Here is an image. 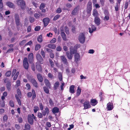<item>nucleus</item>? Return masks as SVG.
<instances>
[{
  "instance_id": "obj_45",
  "label": "nucleus",
  "mask_w": 130,
  "mask_h": 130,
  "mask_svg": "<svg viewBox=\"0 0 130 130\" xmlns=\"http://www.w3.org/2000/svg\"><path fill=\"white\" fill-rule=\"evenodd\" d=\"M45 4L43 3H41L39 7V9L40 10H41L43 9L45 7Z\"/></svg>"
},
{
  "instance_id": "obj_31",
  "label": "nucleus",
  "mask_w": 130,
  "mask_h": 130,
  "mask_svg": "<svg viewBox=\"0 0 130 130\" xmlns=\"http://www.w3.org/2000/svg\"><path fill=\"white\" fill-rule=\"evenodd\" d=\"M61 35L63 40L64 41H66L67 40L66 35L64 32H61Z\"/></svg>"
},
{
  "instance_id": "obj_25",
  "label": "nucleus",
  "mask_w": 130,
  "mask_h": 130,
  "mask_svg": "<svg viewBox=\"0 0 130 130\" xmlns=\"http://www.w3.org/2000/svg\"><path fill=\"white\" fill-rule=\"evenodd\" d=\"M70 52L71 53H72V54H75L76 53H77V50L75 49H74L72 46L70 48Z\"/></svg>"
},
{
  "instance_id": "obj_41",
  "label": "nucleus",
  "mask_w": 130,
  "mask_h": 130,
  "mask_svg": "<svg viewBox=\"0 0 130 130\" xmlns=\"http://www.w3.org/2000/svg\"><path fill=\"white\" fill-rule=\"evenodd\" d=\"M103 91H101L99 93V96L100 98V100H104V98L103 97Z\"/></svg>"
},
{
  "instance_id": "obj_30",
  "label": "nucleus",
  "mask_w": 130,
  "mask_h": 130,
  "mask_svg": "<svg viewBox=\"0 0 130 130\" xmlns=\"http://www.w3.org/2000/svg\"><path fill=\"white\" fill-rule=\"evenodd\" d=\"M91 103L93 104L92 105L93 106L96 105L98 103L97 101L95 99H91L90 100Z\"/></svg>"
},
{
  "instance_id": "obj_29",
  "label": "nucleus",
  "mask_w": 130,
  "mask_h": 130,
  "mask_svg": "<svg viewBox=\"0 0 130 130\" xmlns=\"http://www.w3.org/2000/svg\"><path fill=\"white\" fill-rule=\"evenodd\" d=\"M47 47L51 49H54L56 48V45L55 44H49L47 45Z\"/></svg>"
},
{
  "instance_id": "obj_12",
  "label": "nucleus",
  "mask_w": 130,
  "mask_h": 130,
  "mask_svg": "<svg viewBox=\"0 0 130 130\" xmlns=\"http://www.w3.org/2000/svg\"><path fill=\"white\" fill-rule=\"evenodd\" d=\"M34 119L31 115H28L27 117L28 121V123L31 125H32L34 123Z\"/></svg>"
},
{
  "instance_id": "obj_47",
  "label": "nucleus",
  "mask_w": 130,
  "mask_h": 130,
  "mask_svg": "<svg viewBox=\"0 0 130 130\" xmlns=\"http://www.w3.org/2000/svg\"><path fill=\"white\" fill-rule=\"evenodd\" d=\"M60 17V15L59 14H57L55 16L53 19V20L55 21L58 19Z\"/></svg>"
},
{
  "instance_id": "obj_15",
  "label": "nucleus",
  "mask_w": 130,
  "mask_h": 130,
  "mask_svg": "<svg viewBox=\"0 0 130 130\" xmlns=\"http://www.w3.org/2000/svg\"><path fill=\"white\" fill-rule=\"evenodd\" d=\"M107 109L108 110H111L113 108V104L110 103L107 104Z\"/></svg>"
},
{
  "instance_id": "obj_44",
  "label": "nucleus",
  "mask_w": 130,
  "mask_h": 130,
  "mask_svg": "<svg viewBox=\"0 0 130 130\" xmlns=\"http://www.w3.org/2000/svg\"><path fill=\"white\" fill-rule=\"evenodd\" d=\"M19 74V72L18 71H17L16 72L15 75H14V76L13 78V80H15L17 79L18 75Z\"/></svg>"
},
{
  "instance_id": "obj_10",
  "label": "nucleus",
  "mask_w": 130,
  "mask_h": 130,
  "mask_svg": "<svg viewBox=\"0 0 130 130\" xmlns=\"http://www.w3.org/2000/svg\"><path fill=\"white\" fill-rule=\"evenodd\" d=\"M36 65L37 70L39 72L41 73L42 71V68L40 64L37 62L36 63Z\"/></svg>"
},
{
  "instance_id": "obj_21",
  "label": "nucleus",
  "mask_w": 130,
  "mask_h": 130,
  "mask_svg": "<svg viewBox=\"0 0 130 130\" xmlns=\"http://www.w3.org/2000/svg\"><path fill=\"white\" fill-rule=\"evenodd\" d=\"M89 32L90 33H92L94 31L96 30V28L94 25H92L91 28L89 27L88 28Z\"/></svg>"
},
{
  "instance_id": "obj_23",
  "label": "nucleus",
  "mask_w": 130,
  "mask_h": 130,
  "mask_svg": "<svg viewBox=\"0 0 130 130\" xmlns=\"http://www.w3.org/2000/svg\"><path fill=\"white\" fill-rule=\"evenodd\" d=\"M6 4L7 6L10 8H13L14 7V4L12 2L8 1L6 2Z\"/></svg>"
},
{
  "instance_id": "obj_20",
  "label": "nucleus",
  "mask_w": 130,
  "mask_h": 130,
  "mask_svg": "<svg viewBox=\"0 0 130 130\" xmlns=\"http://www.w3.org/2000/svg\"><path fill=\"white\" fill-rule=\"evenodd\" d=\"M94 22L96 24L99 26L100 24L101 20L99 17L95 18Z\"/></svg>"
},
{
  "instance_id": "obj_16",
  "label": "nucleus",
  "mask_w": 130,
  "mask_h": 130,
  "mask_svg": "<svg viewBox=\"0 0 130 130\" xmlns=\"http://www.w3.org/2000/svg\"><path fill=\"white\" fill-rule=\"evenodd\" d=\"M30 82L34 87L37 88L38 87V83L35 78L32 79Z\"/></svg>"
},
{
  "instance_id": "obj_17",
  "label": "nucleus",
  "mask_w": 130,
  "mask_h": 130,
  "mask_svg": "<svg viewBox=\"0 0 130 130\" xmlns=\"http://www.w3.org/2000/svg\"><path fill=\"white\" fill-rule=\"evenodd\" d=\"M44 82L47 87L49 88H50L51 85L49 80L47 79H45L44 80Z\"/></svg>"
},
{
  "instance_id": "obj_48",
  "label": "nucleus",
  "mask_w": 130,
  "mask_h": 130,
  "mask_svg": "<svg viewBox=\"0 0 130 130\" xmlns=\"http://www.w3.org/2000/svg\"><path fill=\"white\" fill-rule=\"evenodd\" d=\"M34 111L35 113H36L38 110H39V107L37 106H34Z\"/></svg>"
},
{
  "instance_id": "obj_62",
  "label": "nucleus",
  "mask_w": 130,
  "mask_h": 130,
  "mask_svg": "<svg viewBox=\"0 0 130 130\" xmlns=\"http://www.w3.org/2000/svg\"><path fill=\"white\" fill-rule=\"evenodd\" d=\"M62 49L61 47L60 46H58L56 48V50L57 51H60Z\"/></svg>"
},
{
  "instance_id": "obj_14",
  "label": "nucleus",
  "mask_w": 130,
  "mask_h": 130,
  "mask_svg": "<svg viewBox=\"0 0 130 130\" xmlns=\"http://www.w3.org/2000/svg\"><path fill=\"white\" fill-rule=\"evenodd\" d=\"M60 58L61 60L64 64H65L67 65L68 64V62L65 56L64 55L61 56H60Z\"/></svg>"
},
{
  "instance_id": "obj_43",
  "label": "nucleus",
  "mask_w": 130,
  "mask_h": 130,
  "mask_svg": "<svg viewBox=\"0 0 130 130\" xmlns=\"http://www.w3.org/2000/svg\"><path fill=\"white\" fill-rule=\"evenodd\" d=\"M58 77L59 80L60 81H61L62 80V75L61 73H59L58 74Z\"/></svg>"
},
{
  "instance_id": "obj_58",
  "label": "nucleus",
  "mask_w": 130,
  "mask_h": 130,
  "mask_svg": "<svg viewBox=\"0 0 130 130\" xmlns=\"http://www.w3.org/2000/svg\"><path fill=\"white\" fill-rule=\"evenodd\" d=\"M43 115L42 113L41 112H38V117L40 118H42L43 117Z\"/></svg>"
},
{
  "instance_id": "obj_24",
  "label": "nucleus",
  "mask_w": 130,
  "mask_h": 130,
  "mask_svg": "<svg viewBox=\"0 0 130 130\" xmlns=\"http://www.w3.org/2000/svg\"><path fill=\"white\" fill-rule=\"evenodd\" d=\"M59 109L57 107H55L53 108L52 110L53 113L55 114V113H58L59 111Z\"/></svg>"
},
{
  "instance_id": "obj_35",
  "label": "nucleus",
  "mask_w": 130,
  "mask_h": 130,
  "mask_svg": "<svg viewBox=\"0 0 130 130\" xmlns=\"http://www.w3.org/2000/svg\"><path fill=\"white\" fill-rule=\"evenodd\" d=\"M81 89L78 87H77V89L76 91V95L77 96H79L81 92Z\"/></svg>"
},
{
  "instance_id": "obj_50",
  "label": "nucleus",
  "mask_w": 130,
  "mask_h": 130,
  "mask_svg": "<svg viewBox=\"0 0 130 130\" xmlns=\"http://www.w3.org/2000/svg\"><path fill=\"white\" fill-rule=\"evenodd\" d=\"M11 74V72L10 71H7L5 74V75L7 77H9Z\"/></svg>"
},
{
  "instance_id": "obj_26",
  "label": "nucleus",
  "mask_w": 130,
  "mask_h": 130,
  "mask_svg": "<svg viewBox=\"0 0 130 130\" xmlns=\"http://www.w3.org/2000/svg\"><path fill=\"white\" fill-rule=\"evenodd\" d=\"M93 15L95 17V18L98 17L99 13L97 10L96 9H94L93 10Z\"/></svg>"
},
{
  "instance_id": "obj_61",
  "label": "nucleus",
  "mask_w": 130,
  "mask_h": 130,
  "mask_svg": "<svg viewBox=\"0 0 130 130\" xmlns=\"http://www.w3.org/2000/svg\"><path fill=\"white\" fill-rule=\"evenodd\" d=\"M27 78L28 79V80L30 81H31V80L34 78L33 77L31 76H30L29 75H28L27 76Z\"/></svg>"
},
{
  "instance_id": "obj_2",
  "label": "nucleus",
  "mask_w": 130,
  "mask_h": 130,
  "mask_svg": "<svg viewBox=\"0 0 130 130\" xmlns=\"http://www.w3.org/2000/svg\"><path fill=\"white\" fill-rule=\"evenodd\" d=\"M36 57L38 62L40 64H42L44 62L43 59L41 55L39 54H37L36 55Z\"/></svg>"
},
{
  "instance_id": "obj_54",
  "label": "nucleus",
  "mask_w": 130,
  "mask_h": 130,
  "mask_svg": "<svg viewBox=\"0 0 130 130\" xmlns=\"http://www.w3.org/2000/svg\"><path fill=\"white\" fill-rule=\"evenodd\" d=\"M48 77L51 79H53L54 78L53 75L51 73H49L48 74Z\"/></svg>"
},
{
  "instance_id": "obj_5",
  "label": "nucleus",
  "mask_w": 130,
  "mask_h": 130,
  "mask_svg": "<svg viewBox=\"0 0 130 130\" xmlns=\"http://www.w3.org/2000/svg\"><path fill=\"white\" fill-rule=\"evenodd\" d=\"M15 21L16 24L17 26L20 25V18L19 15L16 13L14 15Z\"/></svg>"
},
{
  "instance_id": "obj_22",
  "label": "nucleus",
  "mask_w": 130,
  "mask_h": 130,
  "mask_svg": "<svg viewBox=\"0 0 130 130\" xmlns=\"http://www.w3.org/2000/svg\"><path fill=\"white\" fill-rule=\"evenodd\" d=\"M74 60L76 62H77L80 60V56L79 54L78 53H76L74 55Z\"/></svg>"
},
{
  "instance_id": "obj_52",
  "label": "nucleus",
  "mask_w": 130,
  "mask_h": 130,
  "mask_svg": "<svg viewBox=\"0 0 130 130\" xmlns=\"http://www.w3.org/2000/svg\"><path fill=\"white\" fill-rule=\"evenodd\" d=\"M39 106L41 110H43L44 108V106L41 103H40L39 104Z\"/></svg>"
},
{
  "instance_id": "obj_3",
  "label": "nucleus",
  "mask_w": 130,
  "mask_h": 130,
  "mask_svg": "<svg viewBox=\"0 0 130 130\" xmlns=\"http://www.w3.org/2000/svg\"><path fill=\"white\" fill-rule=\"evenodd\" d=\"M78 40L80 42L82 43H83L85 41V38L84 34L81 33L79 35Z\"/></svg>"
},
{
  "instance_id": "obj_56",
  "label": "nucleus",
  "mask_w": 130,
  "mask_h": 130,
  "mask_svg": "<svg viewBox=\"0 0 130 130\" xmlns=\"http://www.w3.org/2000/svg\"><path fill=\"white\" fill-rule=\"evenodd\" d=\"M41 54L43 58H44L45 56V53L42 49L41 52Z\"/></svg>"
},
{
  "instance_id": "obj_9",
  "label": "nucleus",
  "mask_w": 130,
  "mask_h": 130,
  "mask_svg": "<svg viewBox=\"0 0 130 130\" xmlns=\"http://www.w3.org/2000/svg\"><path fill=\"white\" fill-rule=\"evenodd\" d=\"M50 113L49 109L48 108L46 107L44 108V110L42 111V115L44 116H45L46 114L48 115Z\"/></svg>"
},
{
  "instance_id": "obj_63",
  "label": "nucleus",
  "mask_w": 130,
  "mask_h": 130,
  "mask_svg": "<svg viewBox=\"0 0 130 130\" xmlns=\"http://www.w3.org/2000/svg\"><path fill=\"white\" fill-rule=\"evenodd\" d=\"M26 42V41L25 40H23L19 43V44L21 45H23Z\"/></svg>"
},
{
  "instance_id": "obj_6",
  "label": "nucleus",
  "mask_w": 130,
  "mask_h": 130,
  "mask_svg": "<svg viewBox=\"0 0 130 130\" xmlns=\"http://www.w3.org/2000/svg\"><path fill=\"white\" fill-rule=\"evenodd\" d=\"M79 7L78 6H76L72 11L71 14L73 15H75L78 13Z\"/></svg>"
},
{
  "instance_id": "obj_33",
  "label": "nucleus",
  "mask_w": 130,
  "mask_h": 130,
  "mask_svg": "<svg viewBox=\"0 0 130 130\" xmlns=\"http://www.w3.org/2000/svg\"><path fill=\"white\" fill-rule=\"evenodd\" d=\"M40 15L42 16V14L41 13H40V14L37 13H35L34 14V16L36 19H39L40 18Z\"/></svg>"
},
{
  "instance_id": "obj_59",
  "label": "nucleus",
  "mask_w": 130,
  "mask_h": 130,
  "mask_svg": "<svg viewBox=\"0 0 130 130\" xmlns=\"http://www.w3.org/2000/svg\"><path fill=\"white\" fill-rule=\"evenodd\" d=\"M29 20L30 22L31 23H32L34 21L35 19L33 17H30L29 18Z\"/></svg>"
},
{
  "instance_id": "obj_8",
  "label": "nucleus",
  "mask_w": 130,
  "mask_h": 130,
  "mask_svg": "<svg viewBox=\"0 0 130 130\" xmlns=\"http://www.w3.org/2000/svg\"><path fill=\"white\" fill-rule=\"evenodd\" d=\"M28 59L30 63H31L33 62L34 60V55L32 53H31L28 54Z\"/></svg>"
},
{
  "instance_id": "obj_13",
  "label": "nucleus",
  "mask_w": 130,
  "mask_h": 130,
  "mask_svg": "<svg viewBox=\"0 0 130 130\" xmlns=\"http://www.w3.org/2000/svg\"><path fill=\"white\" fill-rule=\"evenodd\" d=\"M104 14H105V17L104 20H105L107 21L109 20V13L108 10H105L104 11Z\"/></svg>"
},
{
  "instance_id": "obj_40",
  "label": "nucleus",
  "mask_w": 130,
  "mask_h": 130,
  "mask_svg": "<svg viewBox=\"0 0 130 130\" xmlns=\"http://www.w3.org/2000/svg\"><path fill=\"white\" fill-rule=\"evenodd\" d=\"M59 83L58 82H56L54 86V88L56 89L57 87H59Z\"/></svg>"
},
{
  "instance_id": "obj_27",
  "label": "nucleus",
  "mask_w": 130,
  "mask_h": 130,
  "mask_svg": "<svg viewBox=\"0 0 130 130\" xmlns=\"http://www.w3.org/2000/svg\"><path fill=\"white\" fill-rule=\"evenodd\" d=\"M6 87L8 90L10 91L11 90V84L10 81H8V82L7 83Z\"/></svg>"
},
{
  "instance_id": "obj_39",
  "label": "nucleus",
  "mask_w": 130,
  "mask_h": 130,
  "mask_svg": "<svg viewBox=\"0 0 130 130\" xmlns=\"http://www.w3.org/2000/svg\"><path fill=\"white\" fill-rule=\"evenodd\" d=\"M38 41L39 42H41L43 40L42 39V35H40L37 38Z\"/></svg>"
},
{
  "instance_id": "obj_37",
  "label": "nucleus",
  "mask_w": 130,
  "mask_h": 130,
  "mask_svg": "<svg viewBox=\"0 0 130 130\" xmlns=\"http://www.w3.org/2000/svg\"><path fill=\"white\" fill-rule=\"evenodd\" d=\"M20 81L19 80H18L16 81V84L15 86V87L17 88L20 86Z\"/></svg>"
},
{
  "instance_id": "obj_1",
  "label": "nucleus",
  "mask_w": 130,
  "mask_h": 130,
  "mask_svg": "<svg viewBox=\"0 0 130 130\" xmlns=\"http://www.w3.org/2000/svg\"><path fill=\"white\" fill-rule=\"evenodd\" d=\"M17 2L18 5L20 6L22 9L23 10L25 9L26 4L24 0H17Z\"/></svg>"
},
{
  "instance_id": "obj_57",
  "label": "nucleus",
  "mask_w": 130,
  "mask_h": 130,
  "mask_svg": "<svg viewBox=\"0 0 130 130\" xmlns=\"http://www.w3.org/2000/svg\"><path fill=\"white\" fill-rule=\"evenodd\" d=\"M49 61L50 63L51 64V67L53 68L54 65L53 62L51 59H49Z\"/></svg>"
},
{
  "instance_id": "obj_32",
  "label": "nucleus",
  "mask_w": 130,
  "mask_h": 130,
  "mask_svg": "<svg viewBox=\"0 0 130 130\" xmlns=\"http://www.w3.org/2000/svg\"><path fill=\"white\" fill-rule=\"evenodd\" d=\"M25 128L27 130H30L31 128L30 125L29 124L26 123L25 124Z\"/></svg>"
},
{
  "instance_id": "obj_55",
  "label": "nucleus",
  "mask_w": 130,
  "mask_h": 130,
  "mask_svg": "<svg viewBox=\"0 0 130 130\" xmlns=\"http://www.w3.org/2000/svg\"><path fill=\"white\" fill-rule=\"evenodd\" d=\"M9 103L10 106L12 107H13L14 106V104L13 102L12 101L10 100Z\"/></svg>"
},
{
  "instance_id": "obj_42",
  "label": "nucleus",
  "mask_w": 130,
  "mask_h": 130,
  "mask_svg": "<svg viewBox=\"0 0 130 130\" xmlns=\"http://www.w3.org/2000/svg\"><path fill=\"white\" fill-rule=\"evenodd\" d=\"M41 48V45L39 44H37L36 45L35 47V50L36 51H37L39 49Z\"/></svg>"
},
{
  "instance_id": "obj_51",
  "label": "nucleus",
  "mask_w": 130,
  "mask_h": 130,
  "mask_svg": "<svg viewBox=\"0 0 130 130\" xmlns=\"http://www.w3.org/2000/svg\"><path fill=\"white\" fill-rule=\"evenodd\" d=\"M62 12V10L59 7L57 8L56 11V13H60Z\"/></svg>"
},
{
  "instance_id": "obj_36",
  "label": "nucleus",
  "mask_w": 130,
  "mask_h": 130,
  "mask_svg": "<svg viewBox=\"0 0 130 130\" xmlns=\"http://www.w3.org/2000/svg\"><path fill=\"white\" fill-rule=\"evenodd\" d=\"M32 99L34 100L35 99L36 96L35 91L34 89H32Z\"/></svg>"
},
{
  "instance_id": "obj_34",
  "label": "nucleus",
  "mask_w": 130,
  "mask_h": 130,
  "mask_svg": "<svg viewBox=\"0 0 130 130\" xmlns=\"http://www.w3.org/2000/svg\"><path fill=\"white\" fill-rule=\"evenodd\" d=\"M92 9V7L87 6V11L88 14H90Z\"/></svg>"
},
{
  "instance_id": "obj_28",
  "label": "nucleus",
  "mask_w": 130,
  "mask_h": 130,
  "mask_svg": "<svg viewBox=\"0 0 130 130\" xmlns=\"http://www.w3.org/2000/svg\"><path fill=\"white\" fill-rule=\"evenodd\" d=\"M74 88V86L73 85H72L70 87L69 92L70 93H74L75 91Z\"/></svg>"
},
{
  "instance_id": "obj_11",
  "label": "nucleus",
  "mask_w": 130,
  "mask_h": 130,
  "mask_svg": "<svg viewBox=\"0 0 130 130\" xmlns=\"http://www.w3.org/2000/svg\"><path fill=\"white\" fill-rule=\"evenodd\" d=\"M50 21V19L48 17H46L43 19V22L45 27L48 24Z\"/></svg>"
},
{
  "instance_id": "obj_19",
  "label": "nucleus",
  "mask_w": 130,
  "mask_h": 130,
  "mask_svg": "<svg viewBox=\"0 0 130 130\" xmlns=\"http://www.w3.org/2000/svg\"><path fill=\"white\" fill-rule=\"evenodd\" d=\"M37 76L38 81L42 83L43 80V78L42 75L40 73H38L37 74Z\"/></svg>"
},
{
  "instance_id": "obj_7",
  "label": "nucleus",
  "mask_w": 130,
  "mask_h": 130,
  "mask_svg": "<svg viewBox=\"0 0 130 130\" xmlns=\"http://www.w3.org/2000/svg\"><path fill=\"white\" fill-rule=\"evenodd\" d=\"M84 109H87L91 107L89 101L87 100H86L84 103Z\"/></svg>"
},
{
  "instance_id": "obj_18",
  "label": "nucleus",
  "mask_w": 130,
  "mask_h": 130,
  "mask_svg": "<svg viewBox=\"0 0 130 130\" xmlns=\"http://www.w3.org/2000/svg\"><path fill=\"white\" fill-rule=\"evenodd\" d=\"M66 55L68 58L69 60H71L73 57V54L69 51L66 52Z\"/></svg>"
},
{
  "instance_id": "obj_38",
  "label": "nucleus",
  "mask_w": 130,
  "mask_h": 130,
  "mask_svg": "<svg viewBox=\"0 0 130 130\" xmlns=\"http://www.w3.org/2000/svg\"><path fill=\"white\" fill-rule=\"evenodd\" d=\"M44 91L46 93L49 94V91L48 88L46 87H44L43 88Z\"/></svg>"
},
{
  "instance_id": "obj_49",
  "label": "nucleus",
  "mask_w": 130,
  "mask_h": 130,
  "mask_svg": "<svg viewBox=\"0 0 130 130\" xmlns=\"http://www.w3.org/2000/svg\"><path fill=\"white\" fill-rule=\"evenodd\" d=\"M17 92L19 97L20 98H21V93L20 90L19 89H17Z\"/></svg>"
},
{
  "instance_id": "obj_53",
  "label": "nucleus",
  "mask_w": 130,
  "mask_h": 130,
  "mask_svg": "<svg viewBox=\"0 0 130 130\" xmlns=\"http://www.w3.org/2000/svg\"><path fill=\"white\" fill-rule=\"evenodd\" d=\"M64 29L66 33L67 34H69V31L68 28L67 26H66L64 27Z\"/></svg>"
},
{
  "instance_id": "obj_64",
  "label": "nucleus",
  "mask_w": 130,
  "mask_h": 130,
  "mask_svg": "<svg viewBox=\"0 0 130 130\" xmlns=\"http://www.w3.org/2000/svg\"><path fill=\"white\" fill-rule=\"evenodd\" d=\"M8 119V116L6 115H5L3 118V121H6Z\"/></svg>"
},
{
  "instance_id": "obj_4",
  "label": "nucleus",
  "mask_w": 130,
  "mask_h": 130,
  "mask_svg": "<svg viewBox=\"0 0 130 130\" xmlns=\"http://www.w3.org/2000/svg\"><path fill=\"white\" fill-rule=\"evenodd\" d=\"M23 66L25 69H28L29 65L26 57L23 60Z\"/></svg>"
},
{
  "instance_id": "obj_60",
  "label": "nucleus",
  "mask_w": 130,
  "mask_h": 130,
  "mask_svg": "<svg viewBox=\"0 0 130 130\" xmlns=\"http://www.w3.org/2000/svg\"><path fill=\"white\" fill-rule=\"evenodd\" d=\"M40 29V27L39 26H37L35 28V30L36 31H39Z\"/></svg>"
},
{
  "instance_id": "obj_46",
  "label": "nucleus",
  "mask_w": 130,
  "mask_h": 130,
  "mask_svg": "<svg viewBox=\"0 0 130 130\" xmlns=\"http://www.w3.org/2000/svg\"><path fill=\"white\" fill-rule=\"evenodd\" d=\"M120 7V4H118V3H117L116 6L115 7V10L116 11H117L119 10V8Z\"/></svg>"
}]
</instances>
